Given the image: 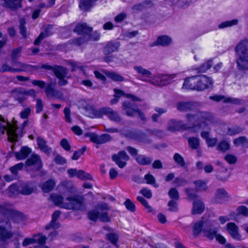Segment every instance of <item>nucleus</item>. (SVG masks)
Wrapping results in <instances>:
<instances>
[{
	"mask_svg": "<svg viewBox=\"0 0 248 248\" xmlns=\"http://www.w3.org/2000/svg\"><path fill=\"white\" fill-rule=\"evenodd\" d=\"M33 237L35 240V242L41 245L44 244L46 240V236L41 233L34 234Z\"/></svg>",
	"mask_w": 248,
	"mask_h": 248,
	"instance_id": "nucleus-58",
	"label": "nucleus"
},
{
	"mask_svg": "<svg viewBox=\"0 0 248 248\" xmlns=\"http://www.w3.org/2000/svg\"><path fill=\"white\" fill-rule=\"evenodd\" d=\"M107 238L112 244L115 246L116 248L119 247V245L117 244L118 236L117 234L113 233H108L107 235Z\"/></svg>",
	"mask_w": 248,
	"mask_h": 248,
	"instance_id": "nucleus-48",
	"label": "nucleus"
},
{
	"mask_svg": "<svg viewBox=\"0 0 248 248\" xmlns=\"http://www.w3.org/2000/svg\"><path fill=\"white\" fill-rule=\"evenodd\" d=\"M186 125L182 121L171 119L168 122L167 129L171 132H175L186 129Z\"/></svg>",
	"mask_w": 248,
	"mask_h": 248,
	"instance_id": "nucleus-17",
	"label": "nucleus"
},
{
	"mask_svg": "<svg viewBox=\"0 0 248 248\" xmlns=\"http://www.w3.org/2000/svg\"><path fill=\"white\" fill-rule=\"evenodd\" d=\"M105 111V115H107L108 118L113 121L119 123L121 121V118L119 115L118 113L114 111L112 108L106 107V109H104Z\"/></svg>",
	"mask_w": 248,
	"mask_h": 248,
	"instance_id": "nucleus-28",
	"label": "nucleus"
},
{
	"mask_svg": "<svg viewBox=\"0 0 248 248\" xmlns=\"http://www.w3.org/2000/svg\"><path fill=\"white\" fill-rule=\"evenodd\" d=\"M175 162L182 167L186 166V163L183 156L178 153H175L173 155Z\"/></svg>",
	"mask_w": 248,
	"mask_h": 248,
	"instance_id": "nucleus-49",
	"label": "nucleus"
},
{
	"mask_svg": "<svg viewBox=\"0 0 248 248\" xmlns=\"http://www.w3.org/2000/svg\"><path fill=\"white\" fill-rule=\"evenodd\" d=\"M86 150V147L84 146L80 149L76 151L73 154L72 159L74 160H78Z\"/></svg>",
	"mask_w": 248,
	"mask_h": 248,
	"instance_id": "nucleus-63",
	"label": "nucleus"
},
{
	"mask_svg": "<svg viewBox=\"0 0 248 248\" xmlns=\"http://www.w3.org/2000/svg\"><path fill=\"white\" fill-rule=\"evenodd\" d=\"M12 93L14 100L23 107L25 106L24 102L27 100L28 96L33 98L36 97V92L32 89L27 90L23 88H18L13 90Z\"/></svg>",
	"mask_w": 248,
	"mask_h": 248,
	"instance_id": "nucleus-7",
	"label": "nucleus"
},
{
	"mask_svg": "<svg viewBox=\"0 0 248 248\" xmlns=\"http://www.w3.org/2000/svg\"><path fill=\"white\" fill-rule=\"evenodd\" d=\"M171 43V39L167 35H162L159 36L156 41L153 43L152 46H168Z\"/></svg>",
	"mask_w": 248,
	"mask_h": 248,
	"instance_id": "nucleus-30",
	"label": "nucleus"
},
{
	"mask_svg": "<svg viewBox=\"0 0 248 248\" xmlns=\"http://www.w3.org/2000/svg\"><path fill=\"white\" fill-rule=\"evenodd\" d=\"M126 136L140 142L149 141L147 135L140 131H129L126 134Z\"/></svg>",
	"mask_w": 248,
	"mask_h": 248,
	"instance_id": "nucleus-19",
	"label": "nucleus"
},
{
	"mask_svg": "<svg viewBox=\"0 0 248 248\" xmlns=\"http://www.w3.org/2000/svg\"><path fill=\"white\" fill-rule=\"evenodd\" d=\"M233 144L237 146L248 143V140L245 136H241L233 140Z\"/></svg>",
	"mask_w": 248,
	"mask_h": 248,
	"instance_id": "nucleus-57",
	"label": "nucleus"
},
{
	"mask_svg": "<svg viewBox=\"0 0 248 248\" xmlns=\"http://www.w3.org/2000/svg\"><path fill=\"white\" fill-rule=\"evenodd\" d=\"M168 194L171 200L178 201L179 200V194L175 188H171L169 191Z\"/></svg>",
	"mask_w": 248,
	"mask_h": 248,
	"instance_id": "nucleus-51",
	"label": "nucleus"
},
{
	"mask_svg": "<svg viewBox=\"0 0 248 248\" xmlns=\"http://www.w3.org/2000/svg\"><path fill=\"white\" fill-rule=\"evenodd\" d=\"M24 166V164L23 163L21 162L19 163H18L17 164H16L14 166L10 168V170L12 173L13 174L16 175L18 173V171L19 170H22Z\"/></svg>",
	"mask_w": 248,
	"mask_h": 248,
	"instance_id": "nucleus-56",
	"label": "nucleus"
},
{
	"mask_svg": "<svg viewBox=\"0 0 248 248\" xmlns=\"http://www.w3.org/2000/svg\"><path fill=\"white\" fill-rule=\"evenodd\" d=\"M227 230L233 238L237 240L241 239V236L238 232V228L234 223H228L227 224Z\"/></svg>",
	"mask_w": 248,
	"mask_h": 248,
	"instance_id": "nucleus-23",
	"label": "nucleus"
},
{
	"mask_svg": "<svg viewBox=\"0 0 248 248\" xmlns=\"http://www.w3.org/2000/svg\"><path fill=\"white\" fill-rule=\"evenodd\" d=\"M63 113L64 114V119L66 122L68 123H72V119L71 118V111L70 108L66 107L63 110Z\"/></svg>",
	"mask_w": 248,
	"mask_h": 248,
	"instance_id": "nucleus-62",
	"label": "nucleus"
},
{
	"mask_svg": "<svg viewBox=\"0 0 248 248\" xmlns=\"http://www.w3.org/2000/svg\"><path fill=\"white\" fill-rule=\"evenodd\" d=\"M10 219L14 222L17 224L21 223L25 220V217L22 213L15 210L10 211Z\"/></svg>",
	"mask_w": 248,
	"mask_h": 248,
	"instance_id": "nucleus-32",
	"label": "nucleus"
},
{
	"mask_svg": "<svg viewBox=\"0 0 248 248\" xmlns=\"http://www.w3.org/2000/svg\"><path fill=\"white\" fill-rule=\"evenodd\" d=\"M20 186L16 184L12 185L9 187V193L10 196H13L20 193Z\"/></svg>",
	"mask_w": 248,
	"mask_h": 248,
	"instance_id": "nucleus-50",
	"label": "nucleus"
},
{
	"mask_svg": "<svg viewBox=\"0 0 248 248\" xmlns=\"http://www.w3.org/2000/svg\"><path fill=\"white\" fill-rule=\"evenodd\" d=\"M205 78H202V79H197V76L191 77L185 79L183 85V88L188 89V90H197V89H201L202 87H198L197 82H205Z\"/></svg>",
	"mask_w": 248,
	"mask_h": 248,
	"instance_id": "nucleus-12",
	"label": "nucleus"
},
{
	"mask_svg": "<svg viewBox=\"0 0 248 248\" xmlns=\"http://www.w3.org/2000/svg\"><path fill=\"white\" fill-rule=\"evenodd\" d=\"M187 121L189 123L199 122V123L194 125L191 128L194 132L200 129H205L214 121L213 115L207 111H197L195 114L188 113L186 115Z\"/></svg>",
	"mask_w": 248,
	"mask_h": 248,
	"instance_id": "nucleus-3",
	"label": "nucleus"
},
{
	"mask_svg": "<svg viewBox=\"0 0 248 248\" xmlns=\"http://www.w3.org/2000/svg\"><path fill=\"white\" fill-rule=\"evenodd\" d=\"M78 178L82 180H92V177L90 173H87L82 170H78Z\"/></svg>",
	"mask_w": 248,
	"mask_h": 248,
	"instance_id": "nucleus-55",
	"label": "nucleus"
},
{
	"mask_svg": "<svg viewBox=\"0 0 248 248\" xmlns=\"http://www.w3.org/2000/svg\"><path fill=\"white\" fill-rule=\"evenodd\" d=\"M106 109V107L102 108H100L99 110L93 109L92 110V117L95 118H102L103 115H105V112H104L105 110L104 109Z\"/></svg>",
	"mask_w": 248,
	"mask_h": 248,
	"instance_id": "nucleus-53",
	"label": "nucleus"
},
{
	"mask_svg": "<svg viewBox=\"0 0 248 248\" xmlns=\"http://www.w3.org/2000/svg\"><path fill=\"white\" fill-rule=\"evenodd\" d=\"M230 149V144L226 140H223L219 142L217 146V149L222 152H225Z\"/></svg>",
	"mask_w": 248,
	"mask_h": 248,
	"instance_id": "nucleus-59",
	"label": "nucleus"
},
{
	"mask_svg": "<svg viewBox=\"0 0 248 248\" xmlns=\"http://www.w3.org/2000/svg\"><path fill=\"white\" fill-rule=\"evenodd\" d=\"M237 68L240 70L248 69V39L240 41L235 47Z\"/></svg>",
	"mask_w": 248,
	"mask_h": 248,
	"instance_id": "nucleus-4",
	"label": "nucleus"
},
{
	"mask_svg": "<svg viewBox=\"0 0 248 248\" xmlns=\"http://www.w3.org/2000/svg\"><path fill=\"white\" fill-rule=\"evenodd\" d=\"M106 75L115 81H124L126 80L125 78L120 74L115 72H107Z\"/></svg>",
	"mask_w": 248,
	"mask_h": 248,
	"instance_id": "nucleus-45",
	"label": "nucleus"
},
{
	"mask_svg": "<svg viewBox=\"0 0 248 248\" xmlns=\"http://www.w3.org/2000/svg\"><path fill=\"white\" fill-rule=\"evenodd\" d=\"M129 159V156L125 151H120L118 154L112 156V160L120 168H124L126 165V161Z\"/></svg>",
	"mask_w": 248,
	"mask_h": 248,
	"instance_id": "nucleus-14",
	"label": "nucleus"
},
{
	"mask_svg": "<svg viewBox=\"0 0 248 248\" xmlns=\"http://www.w3.org/2000/svg\"><path fill=\"white\" fill-rule=\"evenodd\" d=\"M238 214L242 215L245 217H248V208L244 205L238 207L236 209Z\"/></svg>",
	"mask_w": 248,
	"mask_h": 248,
	"instance_id": "nucleus-64",
	"label": "nucleus"
},
{
	"mask_svg": "<svg viewBox=\"0 0 248 248\" xmlns=\"http://www.w3.org/2000/svg\"><path fill=\"white\" fill-rule=\"evenodd\" d=\"M238 22V20L236 19L230 21H226L220 24L218 26V27L220 29H222L228 27H231L232 26L237 25Z\"/></svg>",
	"mask_w": 248,
	"mask_h": 248,
	"instance_id": "nucleus-54",
	"label": "nucleus"
},
{
	"mask_svg": "<svg viewBox=\"0 0 248 248\" xmlns=\"http://www.w3.org/2000/svg\"><path fill=\"white\" fill-rule=\"evenodd\" d=\"M204 210L203 203L199 200H196L193 203L192 213L193 214H201Z\"/></svg>",
	"mask_w": 248,
	"mask_h": 248,
	"instance_id": "nucleus-34",
	"label": "nucleus"
},
{
	"mask_svg": "<svg viewBox=\"0 0 248 248\" xmlns=\"http://www.w3.org/2000/svg\"><path fill=\"white\" fill-rule=\"evenodd\" d=\"M137 200L140 202L143 206L148 210L149 212H153V209L152 207L148 204L147 201L142 196H138Z\"/></svg>",
	"mask_w": 248,
	"mask_h": 248,
	"instance_id": "nucleus-52",
	"label": "nucleus"
},
{
	"mask_svg": "<svg viewBox=\"0 0 248 248\" xmlns=\"http://www.w3.org/2000/svg\"><path fill=\"white\" fill-rule=\"evenodd\" d=\"M129 159V156L125 151H120L118 154L112 156V160L120 168H124L126 165V161Z\"/></svg>",
	"mask_w": 248,
	"mask_h": 248,
	"instance_id": "nucleus-13",
	"label": "nucleus"
},
{
	"mask_svg": "<svg viewBox=\"0 0 248 248\" xmlns=\"http://www.w3.org/2000/svg\"><path fill=\"white\" fill-rule=\"evenodd\" d=\"M122 108L126 115L133 117L135 113H137L141 120L143 121L146 120V117L143 113L134 103H132L129 101H124L123 103Z\"/></svg>",
	"mask_w": 248,
	"mask_h": 248,
	"instance_id": "nucleus-9",
	"label": "nucleus"
},
{
	"mask_svg": "<svg viewBox=\"0 0 248 248\" xmlns=\"http://www.w3.org/2000/svg\"><path fill=\"white\" fill-rule=\"evenodd\" d=\"M7 7L11 9H16L21 7V0H4Z\"/></svg>",
	"mask_w": 248,
	"mask_h": 248,
	"instance_id": "nucleus-43",
	"label": "nucleus"
},
{
	"mask_svg": "<svg viewBox=\"0 0 248 248\" xmlns=\"http://www.w3.org/2000/svg\"><path fill=\"white\" fill-rule=\"evenodd\" d=\"M244 130L243 127L238 125H233L228 128L227 134L230 136H233L242 132Z\"/></svg>",
	"mask_w": 248,
	"mask_h": 248,
	"instance_id": "nucleus-42",
	"label": "nucleus"
},
{
	"mask_svg": "<svg viewBox=\"0 0 248 248\" xmlns=\"http://www.w3.org/2000/svg\"><path fill=\"white\" fill-rule=\"evenodd\" d=\"M97 0H80L79 7L83 11L89 10Z\"/></svg>",
	"mask_w": 248,
	"mask_h": 248,
	"instance_id": "nucleus-37",
	"label": "nucleus"
},
{
	"mask_svg": "<svg viewBox=\"0 0 248 248\" xmlns=\"http://www.w3.org/2000/svg\"><path fill=\"white\" fill-rule=\"evenodd\" d=\"M50 198L54 203L63 208L83 210L85 209L84 199L79 196H74L67 197L65 201L63 198L60 195L52 194Z\"/></svg>",
	"mask_w": 248,
	"mask_h": 248,
	"instance_id": "nucleus-2",
	"label": "nucleus"
},
{
	"mask_svg": "<svg viewBox=\"0 0 248 248\" xmlns=\"http://www.w3.org/2000/svg\"><path fill=\"white\" fill-rule=\"evenodd\" d=\"M53 72L58 78H65L68 73L66 68L58 65L54 66Z\"/></svg>",
	"mask_w": 248,
	"mask_h": 248,
	"instance_id": "nucleus-33",
	"label": "nucleus"
},
{
	"mask_svg": "<svg viewBox=\"0 0 248 248\" xmlns=\"http://www.w3.org/2000/svg\"><path fill=\"white\" fill-rule=\"evenodd\" d=\"M114 92L115 93V97L119 98L120 97L123 95H125L127 98L130 99L133 101L140 102L141 101V99L139 98L138 97L131 94H125L121 90L114 89Z\"/></svg>",
	"mask_w": 248,
	"mask_h": 248,
	"instance_id": "nucleus-35",
	"label": "nucleus"
},
{
	"mask_svg": "<svg viewBox=\"0 0 248 248\" xmlns=\"http://www.w3.org/2000/svg\"><path fill=\"white\" fill-rule=\"evenodd\" d=\"M174 77V75L158 74L150 79L143 78L141 79V80L145 82H149L154 86H162L170 84Z\"/></svg>",
	"mask_w": 248,
	"mask_h": 248,
	"instance_id": "nucleus-8",
	"label": "nucleus"
},
{
	"mask_svg": "<svg viewBox=\"0 0 248 248\" xmlns=\"http://www.w3.org/2000/svg\"><path fill=\"white\" fill-rule=\"evenodd\" d=\"M26 165L28 167L33 166L35 170H39L42 167V162L39 155L32 154L26 160Z\"/></svg>",
	"mask_w": 248,
	"mask_h": 248,
	"instance_id": "nucleus-16",
	"label": "nucleus"
},
{
	"mask_svg": "<svg viewBox=\"0 0 248 248\" xmlns=\"http://www.w3.org/2000/svg\"><path fill=\"white\" fill-rule=\"evenodd\" d=\"M100 34L97 32L94 31L92 34L89 33L88 36H82L80 37L73 39L72 40V43L74 45L80 46L89 40L97 41L100 39Z\"/></svg>",
	"mask_w": 248,
	"mask_h": 248,
	"instance_id": "nucleus-11",
	"label": "nucleus"
},
{
	"mask_svg": "<svg viewBox=\"0 0 248 248\" xmlns=\"http://www.w3.org/2000/svg\"><path fill=\"white\" fill-rule=\"evenodd\" d=\"M55 186L54 181L49 179L42 185V188L45 192H48L53 189Z\"/></svg>",
	"mask_w": 248,
	"mask_h": 248,
	"instance_id": "nucleus-41",
	"label": "nucleus"
},
{
	"mask_svg": "<svg viewBox=\"0 0 248 248\" xmlns=\"http://www.w3.org/2000/svg\"><path fill=\"white\" fill-rule=\"evenodd\" d=\"M69 64L72 67L71 71L72 72L75 71L77 70H82L83 68L82 64L78 62H69Z\"/></svg>",
	"mask_w": 248,
	"mask_h": 248,
	"instance_id": "nucleus-60",
	"label": "nucleus"
},
{
	"mask_svg": "<svg viewBox=\"0 0 248 248\" xmlns=\"http://www.w3.org/2000/svg\"><path fill=\"white\" fill-rule=\"evenodd\" d=\"M54 84L52 83H48L46 84L45 89V93L48 98H55L61 99L63 96L62 92L56 90L54 87Z\"/></svg>",
	"mask_w": 248,
	"mask_h": 248,
	"instance_id": "nucleus-15",
	"label": "nucleus"
},
{
	"mask_svg": "<svg viewBox=\"0 0 248 248\" xmlns=\"http://www.w3.org/2000/svg\"><path fill=\"white\" fill-rule=\"evenodd\" d=\"M212 222L209 221L200 220L195 223L193 226V233L198 235L202 232L204 236L209 239H213L216 233V230L212 229Z\"/></svg>",
	"mask_w": 248,
	"mask_h": 248,
	"instance_id": "nucleus-6",
	"label": "nucleus"
},
{
	"mask_svg": "<svg viewBox=\"0 0 248 248\" xmlns=\"http://www.w3.org/2000/svg\"><path fill=\"white\" fill-rule=\"evenodd\" d=\"M195 107V104L191 102H182L177 104L178 110L182 111H188L192 110Z\"/></svg>",
	"mask_w": 248,
	"mask_h": 248,
	"instance_id": "nucleus-29",
	"label": "nucleus"
},
{
	"mask_svg": "<svg viewBox=\"0 0 248 248\" xmlns=\"http://www.w3.org/2000/svg\"><path fill=\"white\" fill-rule=\"evenodd\" d=\"M188 145L193 149H197L200 145V140L196 137H189L188 140Z\"/></svg>",
	"mask_w": 248,
	"mask_h": 248,
	"instance_id": "nucleus-44",
	"label": "nucleus"
},
{
	"mask_svg": "<svg viewBox=\"0 0 248 248\" xmlns=\"http://www.w3.org/2000/svg\"><path fill=\"white\" fill-rule=\"evenodd\" d=\"M209 98L211 100H214L216 102H219L221 100H223L224 103H229L232 104L239 105L242 104V100L238 99L232 97H228L225 98V96L222 95H215L213 96H210Z\"/></svg>",
	"mask_w": 248,
	"mask_h": 248,
	"instance_id": "nucleus-21",
	"label": "nucleus"
},
{
	"mask_svg": "<svg viewBox=\"0 0 248 248\" xmlns=\"http://www.w3.org/2000/svg\"><path fill=\"white\" fill-rule=\"evenodd\" d=\"M36 189V186L33 183L23 184L20 186V193L24 195H29L32 193Z\"/></svg>",
	"mask_w": 248,
	"mask_h": 248,
	"instance_id": "nucleus-26",
	"label": "nucleus"
},
{
	"mask_svg": "<svg viewBox=\"0 0 248 248\" xmlns=\"http://www.w3.org/2000/svg\"><path fill=\"white\" fill-rule=\"evenodd\" d=\"M213 64L212 60H208L203 63L198 69V72L204 73L210 69Z\"/></svg>",
	"mask_w": 248,
	"mask_h": 248,
	"instance_id": "nucleus-47",
	"label": "nucleus"
},
{
	"mask_svg": "<svg viewBox=\"0 0 248 248\" xmlns=\"http://www.w3.org/2000/svg\"><path fill=\"white\" fill-rule=\"evenodd\" d=\"M12 224L9 219L0 225V241H6L14 236V232L12 231Z\"/></svg>",
	"mask_w": 248,
	"mask_h": 248,
	"instance_id": "nucleus-10",
	"label": "nucleus"
},
{
	"mask_svg": "<svg viewBox=\"0 0 248 248\" xmlns=\"http://www.w3.org/2000/svg\"><path fill=\"white\" fill-rule=\"evenodd\" d=\"M136 159L139 164L144 166L150 165L153 160L152 157L145 155H139Z\"/></svg>",
	"mask_w": 248,
	"mask_h": 248,
	"instance_id": "nucleus-38",
	"label": "nucleus"
},
{
	"mask_svg": "<svg viewBox=\"0 0 248 248\" xmlns=\"http://www.w3.org/2000/svg\"><path fill=\"white\" fill-rule=\"evenodd\" d=\"M134 69L140 75L147 78H150L152 75V73L150 71L146 69L141 66H135Z\"/></svg>",
	"mask_w": 248,
	"mask_h": 248,
	"instance_id": "nucleus-40",
	"label": "nucleus"
},
{
	"mask_svg": "<svg viewBox=\"0 0 248 248\" xmlns=\"http://www.w3.org/2000/svg\"><path fill=\"white\" fill-rule=\"evenodd\" d=\"M31 149L27 146L22 147L19 152L15 153V156L17 160L25 159L31 153Z\"/></svg>",
	"mask_w": 248,
	"mask_h": 248,
	"instance_id": "nucleus-31",
	"label": "nucleus"
},
{
	"mask_svg": "<svg viewBox=\"0 0 248 248\" xmlns=\"http://www.w3.org/2000/svg\"><path fill=\"white\" fill-rule=\"evenodd\" d=\"M19 33L24 38H26L27 37L28 33L27 29L25 27V24L26 23L25 20L24 19H20L19 20Z\"/></svg>",
	"mask_w": 248,
	"mask_h": 248,
	"instance_id": "nucleus-46",
	"label": "nucleus"
},
{
	"mask_svg": "<svg viewBox=\"0 0 248 248\" xmlns=\"http://www.w3.org/2000/svg\"><path fill=\"white\" fill-rule=\"evenodd\" d=\"M124 205L128 210L132 212H134L136 210L135 204L129 199L125 200L124 202Z\"/></svg>",
	"mask_w": 248,
	"mask_h": 248,
	"instance_id": "nucleus-61",
	"label": "nucleus"
},
{
	"mask_svg": "<svg viewBox=\"0 0 248 248\" xmlns=\"http://www.w3.org/2000/svg\"><path fill=\"white\" fill-rule=\"evenodd\" d=\"M0 136L4 134L5 131L8 136V139L12 142H16L23 136L24 130L27 125L28 121H25L22 125L17 126V122L14 119L12 123L8 121L3 116L0 115Z\"/></svg>",
	"mask_w": 248,
	"mask_h": 248,
	"instance_id": "nucleus-1",
	"label": "nucleus"
},
{
	"mask_svg": "<svg viewBox=\"0 0 248 248\" xmlns=\"http://www.w3.org/2000/svg\"><path fill=\"white\" fill-rule=\"evenodd\" d=\"M12 64L15 67L14 69L16 70L15 73L21 72H32L33 69L37 68V67L33 66L32 65L22 63L17 60L12 62Z\"/></svg>",
	"mask_w": 248,
	"mask_h": 248,
	"instance_id": "nucleus-18",
	"label": "nucleus"
},
{
	"mask_svg": "<svg viewBox=\"0 0 248 248\" xmlns=\"http://www.w3.org/2000/svg\"><path fill=\"white\" fill-rule=\"evenodd\" d=\"M93 29L87 26L86 23L78 24L75 27L74 31L78 34H82L83 36H88L91 33Z\"/></svg>",
	"mask_w": 248,
	"mask_h": 248,
	"instance_id": "nucleus-22",
	"label": "nucleus"
},
{
	"mask_svg": "<svg viewBox=\"0 0 248 248\" xmlns=\"http://www.w3.org/2000/svg\"><path fill=\"white\" fill-rule=\"evenodd\" d=\"M36 141L38 148L47 155H50L52 152V148L47 145L46 141L42 137H38Z\"/></svg>",
	"mask_w": 248,
	"mask_h": 248,
	"instance_id": "nucleus-24",
	"label": "nucleus"
},
{
	"mask_svg": "<svg viewBox=\"0 0 248 248\" xmlns=\"http://www.w3.org/2000/svg\"><path fill=\"white\" fill-rule=\"evenodd\" d=\"M193 183L195 185V190L197 191H205L208 188L207 182L204 181L198 180L194 181Z\"/></svg>",
	"mask_w": 248,
	"mask_h": 248,
	"instance_id": "nucleus-39",
	"label": "nucleus"
},
{
	"mask_svg": "<svg viewBox=\"0 0 248 248\" xmlns=\"http://www.w3.org/2000/svg\"><path fill=\"white\" fill-rule=\"evenodd\" d=\"M202 78H205V82L198 81L197 82L198 87H202L201 89H197L198 91H202L210 87L213 84V81L212 79L209 77H207L204 75L197 76V79H201Z\"/></svg>",
	"mask_w": 248,
	"mask_h": 248,
	"instance_id": "nucleus-25",
	"label": "nucleus"
},
{
	"mask_svg": "<svg viewBox=\"0 0 248 248\" xmlns=\"http://www.w3.org/2000/svg\"><path fill=\"white\" fill-rule=\"evenodd\" d=\"M120 44L118 42L108 43L104 48V53L107 55L118 50Z\"/></svg>",
	"mask_w": 248,
	"mask_h": 248,
	"instance_id": "nucleus-36",
	"label": "nucleus"
},
{
	"mask_svg": "<svg viewBox=\"0 0 248 248\" xmlns=\"http://www.w3.org/2000/svg\"><path fill=\"white\" fill-rule=\"evenodd\" d=\"M60 215V212L59 211H56L54 212L52 215V220L51 222L46 225L45 227V229L47 230L51 229H58L60 227V223L57 221V219Z\"/></svg>",
	"mask_w": 248,
	"mask_h": 248,
	"instance_id": "nucleus-27",
	"label": "nucleus"
},
{
	"mask_svg": "<svg viewBox=\"0 0 248 248\" xmlns=\"http://www.w3.org/2000/svg\"><path fill=\"white\" fill-rule=\"evenodd\" d=\"M228 198V194L225 189L222 188H217L215 192L213 202L215 203H222Z\"/></svg>",
	"mask_w": 248,
	"mask_h": 248,
	"instance_id": "nucleus-20",
	"label": "nucleus"
},
{
	"mask_svg": "<svg viewBox=\"0 0 248 248\" xmlns=\"http://www.w3.org/2000/svg\"><path fill=\"white\" fill-rule=\"evenodd\" d=\"M109 210L108 205L105 203L98 204L95 209L90 211L88 214L89 218L92 221H96L99 219L105 222L110 221V218L108 212Z\"/></svg>",
	"mask_w": 248,
	"mask_h": 248,
	"instance_id": "nucleus-5",
	"label": "nucleus"
}]
</instances>
